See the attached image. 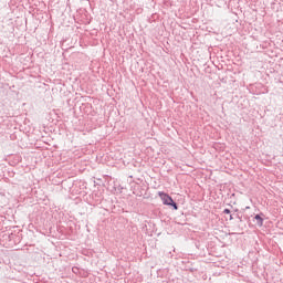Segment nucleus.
<instances>
[{
	"mask_svg": "<svg viewBox=\"0 0 283 283\" xmlns=\"http://www.w3.org/2000/svg\"><path fill=\"white\" fill-rule=\"evenodd\" d=\"M254 220H256L258 227H264V213L263 212L255 214Z\"/></svg>",
	"mask_w": 283,
	"mask_h": 283,
	"instance_id": "2",
	"label": "nucleus"
},
{
	"mask_svg": "<svg viewBox=\"0 0 283 283\" xmlns=\"http://www.w3.org/2000/svg\"><path fill=\"white\" fill-rule=\"evenodd\" d=\"M245 209H250V207H245Z\"/></svg>",
	"mask_w": 283,
	"mask_h": 283,
	"instance_id": "6",
	"label": "nucleus"
},
{
	"mask_svg": "<svg viewBox=\"0 0 283 283\" xmlns=\"http://www.w3.org/2000/svg\"><path fill=\"white\" fill-rule=\"evenodd\" d=\"M237 218L240 222H242V217L240 214H237Z\"/></svg>",
	"mask_w": 283,
	"mask_h": 283,
	"instance_id": "4",
	"label": "nucleus"
},
{
	"mask_svg": "<svg viewBox=\"0 0 283 283\" xmlns=\"http://www.w3.org/2000/svg\"><path fill=\"white\" fill-rule=\"evenodd\" d=\"M223 213L227 214V216H231V210L229 208H226L223 210Z\"/></svg>",
	"mask_w": 283,
	"mask_h": 283,
	"instance_id": "3",
	"label": "nucleus"
},
{
	"mask_svg": "<svg viewBox=\"0 0 283 283\" xmlns=\"http://www.w3.org/2000/svg\"><path fill=\"white\" fill-rule=\"evenodd\" d=\"M229 220H233V214H230Z\"/></svg>",
	"mask_w": 283,
	"mask_h": 283,
	"instance_id": "5",
	"label": "nucleus"
},
{
	"mask_svg": "<svg viewBox=\"0 0 283 283\" xmlns=\"http://www.w3.org/2000/svg\"><path fill=\"white\" fill-rule=\"evenodd\" d=\"M159 197L163 201V205H166L167 207H172L175 211H178V203L166 192H159Z\"/></svg>",
	"mask_w": 283,
	"mask_h": 283,
	"instance_id": "1",
	"label": "nucleus"
}]
</instances>
